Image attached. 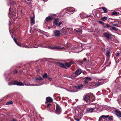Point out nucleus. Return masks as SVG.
Instances as JSON below:
<instances>
[{"label": "nucleus", "instance_id": "18", "mask_svg": "<svg viewBox=\"0 0 121 121\" xmlns=\"http://www.w3.org/2000/svg\"><path fill=\"white\" fill-rule=\"evenodd\" d=\"M120 14L119 12L114 11L112 13L111 15L112 16H114L120 15Z\"/></svg>", "mask_w": 121, "mask_h": 121}, {"label": "nucleus", "instance_id": "21", "mask_svg": "<svg viewBox=\"0 0 121 121\" xmlns=\"http://www.w3.org/2000/svg\"><path fill=\"white\" fill-rule=\"evenodd\" d=\"M84 79L87 81H91L92 79V78L90 77H85L84 78Z\"/></svg>", "mask_w": 121, "mask_h": 121}, {"label": "nucleus", "instance_id": "12", "mask_svg": "<svg viewBox=\"0 0 121 121\" xmlns=\"http://www.w3.org/2000/svg\"><path fill=\"white\" fill-rule=\"evenodd\" d=\"M60 36H62L66 35H67V32L66 30L62 29L60 30Z\"/></svg>", "mask_w": 121, "mask_h": 121}, {"label": "nucleus", "instance_id": "8", "mask_svg": "<svg viewBox=\"0 0 121 121\" xmlns=\"http://www.w3.org/2000/svg\"><path fill=\"white\" fill-rule=\"evenodd\" d=\"M54 36L56 37H61L60 30H56L53 31Z\"/></svg>", "mask_w": 121, "mask_h": 121}, {"label": "nucleus", "instance_id": "40", "mask_svg": "<svg viewBox=\"0 0 121 121\" xmlns=\"http://www.w3.org/2000/svg\"><path fill=\"white\" fill-rule=\"evenodd\" d=\"M8 84L10 86L14 85L13 83V82H9L8 83Z\"/></svg>", "mask_w": 121, "mask_h": 121}, {"label": "nucleus", "instance_id": "35", "mask_svg": "<svg viewBox=\"0 0 121 121\" xmlns=\"http://www.w3.org/2000/svg\"><path fill=\"white\" fill-rule=\"evenodd\" d=\"M111 27V26L108 25V24H106V25L104 26V27L105 28H107L108 27Z\"/></svg>", "mask_w": 121, "mask_h": 121}, {"label": "nucleus", "instance_id": "31", "mask_svg": "<svg viewBox=\"0 0 121 121\" xmlns=\"http://www.w3.org/2000/svg\"><path fill=\"white\" fill-rule=\"evenodd\" d=\"M110 30H114L115 31H117L118 29L114 27H113L111 28L110 29Z\"/></svg>", "mask_w": 121, "mask_h": 121}, {"label": "nucleus", "instance_id": "1", "mask_svg": "<svg viewBox=\"0 0 121 121\" xmlns=\"http://www.w3.org/2000/svg\"><path fill=\"white\" fill-rule=\"evenodd\" d=\"M45 47V46L43 44H38L37 43H36L35 44L34 47L37 48L38 47ZM46 48H50L51 49H57L62 50L63 51H67L69 50H71L72 49V48H69L67 47L66 46H65V48L59 46H57L56 47H46Z\"/></svg>", "mask_w": 121, "mask_h": 121}, {"label": "nucleus", "instance_id": "10", "mask_svg": "<svg viewBox=\"0 0 121 121\" xmlns=\"http://www.w3.org/2000/svg\"><path fill=\"white\" fill-rule=\"evenodd\" d=\"M97 109V108L96 107L93 108H87L86 110V111L87 113L92 112H93L95 109Z\"/></svg>", "mask_w": 121, "mask_h": 121}, {"label": "nucleus", "instance_id": "59", "mask_svg": "<svg viewBox=\"0 0 121 121\" xmlns=\"http://www.w3.org/2000/svg\"><path fill=\"white\" fill-rule=\"evenodd\" d=\"M27 0L28 1H30V0Z\"/></svg>", "mask_w": 121, "mask_h": 121}, {"label": "nucleus", "instance_id": "19", "mask_svg": "<svg viewBox=\"0 0 121 121\" xmlns=\"http://www.w3.org/2000/svg\"><path fill=\"white\" fill-rule=\"evenodd\" d=\"M34 16L32 17L31 18V25H33L34 23Z\"/></svg>", "mask_w": 121, "mask_h": 121}, {"label": "nucleus", "instance_id": "4", "mask_svg": "<svg viewBox=\"0 0 121 121\" xmlns=\"http://www.w3.org/2000/svg\"><path fill=\"white\" fill-rule=\"evenodd\" d=\"M84 86V85L82 84H79L75 86H73V88L74 89H76V90L71 92H78V91L82 89L83 88Z\"/></svg>", "mask_w": 121, "mask_h": 121}, {"label": "nucleus", "instance_id": "25", "mask_svg": "<svg viewBox=\"0 0 121 121\" xmlns=\"http://www.w3.org/2000/svg\"><path fill=\"white\" fill-rule=\"evenodd\" d=\"M105 117L106 118H108L109 120H111L112 119V116H109V115L105 116Z\"/></svg>", "mask_w": 121, "mask_h": 121}, {"label": "nucleus", "instance_id": "13", "mask_svg": "<svg viewBox=\"0 0 121 121\" xmlns=\"http://www.w3.org/2000/svg\"><path fill=\"white\" fill-rule=\"evenodd\" d=\"M14 85L17 86H23L24 84L21 82H19L18 81L15 80L14 81Z\"/></svg>", "mask_w": 121, "mask_h": 121}, {"label": "nucleus", "instance_id": "53", "mask_svg": "<svg viewBox=\"0 0 121 121\" xmlns=\"http://www.w3.org/2000/svg\"><path fill=\"white\" fill-rule=\"evenodd\" d=\"M75 120L77 121H79L80 120V119H75Z\"/></svg>", "mask_w": 121, "mask_h": 121}, {"label": "nucleus", "instance_id": "45", "mask_svg": "<svg viewBox=\"0 0 121 121\" xmlns=\"http://www.w3.org/2000/svg\"><path fill=\"white\" fill-rule=\"evenodd\" d=\"M83 61H85L87 60L86 59V58H84L83 59ZM81 63H82V64L83 63V61H82Z\"/></svg>", "mask_w": 121, "mask_h": 121}, {"label": "nucleus", "instance_id": "27", "mask_svg": "<svg viewBox=\"0 0 121 121\" xmlns=\"http://www.w3.org/2000/svg\"><path fill=\"white\" fill-rule=\"evenodd\" d=\"M104 12V13H106L108 12V10L105 7H103L102 8Z\"/></svg>", "mask_w": 121, "mask_h": 121}, {"label": "nucleus", "instance_id": "54", "mask_svg": "<svg viewBox=\"0 0 121 121\" xmlns=\"http://www.w3.org/2000/svg\"><path fill=\"white\" fill-rule=\"evenodd\" d=\"M119 24L120 25V26H121V21H120L119 22Z\"/></svg>", "mask_w": 121, "mask_h": 121}, {"label": "nucleus", "instance_id": "63", "mask_svg": "<svg viewBox=\"0 0 121 121\" xmlns=\"http://www.w3.org/2000/svg\"><path fill=\"white\" fill-rule=\"evenodd\" d=\"M68 44V43H67L66 44V45Z\"/></svg>", "mask_w": 121, "mask_h": 121}, {"label": "nucleus", "instance_id": "34", "mask_svg": "<svg viewBox=\"0 0 121 121\" xmlns=\"http://www.w3.org/2000/svg\"><path fill=\"white\" fill-rule=\"evenodd\" d=\"M103 117H105V116L102 115L99 118L98 121H100L102 119Z\"/></svg>", "mask_w": 121, "mask_h": 121}, {"label": "nucleus", "instance_id": "14", "mask_svg": "<svg viewBox=\"0 0 121 121\" xmlns=\"http://www.w3.org/2000/svg\"><path fill=\"white\" fill-rule=\"evenodd\" d=\"M115 114L120 118H121V112L118 109H116L115 111Z\"/></svg>", "mask_w": 121, "mask_h": 121}, {"label": "nucleus", "instance_id": "44", "mask_svg": "<svg viewBox=\"0 0 121 121\" xmlns=\"http://www.w3.org/2000/svg\"><path fill=\"white\" fill-rule=\"evenodd\" d=\"M99 22L100 24H102V25H103L104 24V23L101 21H99Z\"/></svg>", "mask_w": 121, "mask_h": 121}, {"label": "nucleus", "instance_id": "3", "mask_svg": "<svg viewBox=\"0 0 121 121\" xmlns=\"http://www.w3.org/2000/svg\"><path fill=\"white\" fill-rule=\"evenodd\" d=\"M65 10L66 11L65 14V15H67V14H73L76 11V9L70 7L68 8L65 9H64L63 11H64Z\"/></svg>", "mask_w": 121, "mask_h": 121}, {"label": "nucleus", "instance_id": "17", "mask_svg": "<svg viewBox=\"0 0 121 121\" xmlns=\"http://www.w3.org/2000/svg\"><path fill=\"white\" fill-rule=\"evenodd\" d=\"M46 101L48 102H52L53 101L52 99L49 97L46 98Z\"/></svg>", "mask_w": 121, "mask_h": 121}, {"label": "nucleus", "instance_id": "42", "mask_svg": "<svg viewBox=\"0 0 121 121\" xmlns=\"http://www.w3.org/2000/svg\"><path fill=\"white\" fill-rule=\"evenodd\" d=\"M118 102L121 105V99H120L118 100Z\"/></svg>", "mask_w": 121, "mask_h": 121}, {"label": "nucleus", "instance_id": "55", "mask_svg": "<svg viewBox=\"0 0 121 121\" xmlns=\"http://www.w3.org/2000/svg\"><path fill=\"white\" fill-rule=\"evenodd\" d=\"M10 21H9V25H10Z\"/></svg>", "mask_w": 121, "mask_h": 121}, {"label": "nucleus", "instance_id": "7", "mask_svg": "<svg viewBox=\"0 0 121 121\" xmlns=\"http://www.w3.org/2000/svg\"><path fill=\"white\" fill-rule=\"evenodd\" d=\"M58 18H56L54 19L53 22L54 24L57 26L58 27L60 26L62 24V22L60 21V22L59 23H58Z\"/></svg>", "mask_w": 121, "mask_h": 121}, {"label": "nucleus", "instance_id": "61", "mask_svg": "<svg viewBox=\"0 0 121 121\" xmlns=\"http://www.w3.org/2000/svg\"><path fill=\"white\" fill-rule=\"evenodd\" d=\"M64 88V89H66L65 88Z\"/></svg>", "mask_w": 121, "mask_h": 121}, {"label": "nucleus", "instance_id": "29", "mask_svg": "<svg viewBox=\"0 0 121 121\" xmlns=\"http://www.w3.org/2000/svg\"><path fill=\"white\" fill-rule=\"evenodd\" d=\"M110 51H107L106 53V56L108 57H109L110 56Z\"/></svg>", "mask_w": 121, "mask_h": 121}, {"label": "nucleus", "instance_id": "2", "mask_svg": "<svg viewBox=\"0 0 121 121\" xmlns=\"http://www.w3.org/2000/svg\"><path fill=\"white\" fill-rule=\"evenodd\" d=\"M10 4L11 5V8L9 9V13L11 14V17L13 20H15V19H16L18 17V16L16 15V13L13 11H11V8L12 6H14L16 5V2L14 1H13L11 2Z\"/></svg>", "mask_w": 121, "mask_h": 121}, {"label": "nucleus", "instance_id": "15", "mask_svg": "<svg viewBox=\"0 0 121 121\" xmlns=\"http://www.w3.org/2000/svg\"><path fill=\"white\" fill-rule=\"evenodd\" d=\"M82 73V71L81 70H80L79 69L77 70L75 72V74H74L73 75H72V76L74 77H74H76V75H79L80 74Z\"/></svg>", "mask_w": 121, "mask_h": 121}, {"label": "nucleus", "instance_id": "11", "mask_svg": "<svg viewBox=\"0 0 121 121\" xmlns=\"http://www.w3.org/2000/svg\"><path fill=\"white\" fill-rule=\"evenodd\" d=\"M53 18V17L52 16H48L44 20V22L46 23L48 22L51 21Z\"/></svg>", "mask_w": 121, "mask_h": 121}, {"label": "nucleus", "instance_id": "43", "mask_svg": "<svg viewBox=\"0 0 121 121\" xmlns=\"http://www.w3.org/2000/svg\"><path fill=\"white\" fill-rule=\"evenodd\" d=\"M112 25L113 26H114L116 27H119L117 23L115 24H112Z\"/></svg>", "mask_w": 121, "mask_h": 121}, {"label": "nucleus", "instance_id": "58", "mask_svg": "<svg viewBox=\"0 0 121 121\" xmlns=\"http://www.w3.org/2000/svg\"><path fill=\"white\" fill-rule=\"evenodd\" d=\"M66 90H67V91H69V90H68V89H66Z\"/></svg>", "mask_w": 121, "mask_h": 121}, {"label": "nucleus", "instance_id": "49", "mask_svg": "<svg viewBox=\"0 0 121 121\" xmlns=\"http://www.w3.org/2000/svg\"><path fill=\"white\" fill-rule=\"evenodd\" d=\"M17 70H16L13 72V73H14L16 74V73H17Z\"/></svg>", "mask_w": 121, "mask_h": 121}, {"label": "nucleus", "instance_id": "23", "mask_svg": "<svg viewBox=\"0 0 121 121\" xmlns=\"http://www.w3.org/2000/svg\"><path fill=\"white\" fill-rule=\"evenodd\" d=\"M12 38H13L15 42V43L18 46H20V47H22V46H21V44L19 43L18 42H17V41L16 40V39H15V38H13L12 36Z\"/></svg>", "mask_w": 121, "mask_h": 121}, {"label": "nucleus", "instance_id": "16", "mask_svg": "<svg viewBox=\"0 0 121 121\" xmlns=\"http://www.w3.org/2000/svg\"><path fill=\"white\" fill-rule=\"evenodd\" d=\"M105 83V81L104 80H103L102 82H98L95 84V86H98L100 85H102L103 84Z\"/></svg>", "mask_w": 121, "mask_h": 121}, {"label": "nucleus", "instance_id": "36", "mask_svg": "<svg viewBox=\"0 0 121 121\" xmlns=\"http://www.w3.org/2000/svg\"><path fill=\"white\" fill-rule=\"evenodd\" d=\"M13 102L12 101H8L6 103V104L7 105H8L9 104H12Z\"/></svg>", "mask_w": 121, "mask_h": 121}, {"label": "nucleus", "instance_id": "5", "mask_svg": "<svg viewBox=\"0 0 121 121\" xmlns=\"http://www.w3.org/2000/svg\"><path fill=\"white\" fill-rule=\"evenodd\" d=\"M91 97L93 99L94 98V96L92 94L90 95H87L83 96V99L84 100L87 102H90V101H91L90 98Z\"/></svg>", "mask_w": 121, "mask_h": 121}, {"label": "nucleus", "instance_id": "64", "mask_svg": "<svg viewBox=\"0 0 121 121\" xmlns=\"http://www.w3.org/2000/svg\"><path fill=\"white\" fill-rule=\"evenodd\" d=\"M71 52H73V51H72Z\"/></svg>", "mask_w": 121, "mask_h": 121}, {"label": "nucleus", "instance_id": "60", "mask_svg": "<svg viewBox=\"0 0 121 121\" xmlns=\"http://www.w3.org/2000/svg\"><path fill=\"white\" fill-rule=\"evenodd\" d=\"M46 1H47L48 0H45Z\"/></svg>", "mask_w": 121, "mask_h": 121}, {"label": "nucleus", "instance_id": "33", "mask_svg": "<svg viewBox=\"0 0 121 121\" xmlns=\"http://www.w3.org/2000/svg\"><path fill=\"white\" fill-rule=\"evenodd\" d=\"M107 18L106 17H103L101 18V19L102 20L104 21L106 20H107Z\"/></svg>", "mask_w": 121, "mask_h": 121}, {"label": "nucleus", "instance_id": "22", "mask_svg": "<svg viewBox=\"0 0 121 121\" xmlns=\"http://www.w3.org/2000/svg\"><path fill=\"white\" fill-rule=\"evenodd\" d=\"M12 38H13L15 42V43L18 46H20V47H22V46H21V44L19 43L18 42H17V41L16 40V39H15V38H13L12 36Z\"/></svg>", "mask_w": 121, "mask_h": 121}, {"label": "nucleus", "instance_id": "52", "mask_svg": "<svg viewBox=\"0 0 121 121\" xmlns=\"http://www.w3.org/2000/svg\"><path fill=\"white\" fill-rule=\"evenodd\" d=\"M11 121H17L15 119H13Z\"/></svg>", "mask_w": 121, "mask_h": 121}, {"label": "nucleus", "instance_id": "62", "mask_svg": "<svg viewBox=\"0 0 121 121\" xmlns=\"http://www.w3.org/2000/svg\"><path fill=\"white\" fill-rule=\"evenodd\" d=\"M8 16H9V14L8 15Z\"/></svg>", "mask_w": 121, "mask_h": 121}, {"label": "nucleus", "instance_id": "6", "mask_svg": "<svg viewBox=\"0 0 121 121\" xmlns=\"http://www.w3.org/2000/svg\"><path fill=\"white\" fill-rule=\"evenodd\" d=\"M103 37L106 38V39L108 41L111 39V35L108 33L106 32L103 34Z\"/></svg>", "mask_w": 121, "mask_h": 121}, {"label": "nucleus", "instance_id": "50", "mask_svg": "<svg viewBox=\"0 0 121 121\" xmlns=\"http://www.w3.org/2000/svg\"><path fill=\"white\" fill-rule=\"evenodd\" d=\"M119 55V53H117L116 54V56H118Z\"/></svg>", "mask_w": 121, "mask_h": 121}, {"label": "nucleus", "instance_id": "48", "mask_svg": "<svg viewBox=\"0 0 121 121\" xmlns=\"http://www.w3.org/2000/svg\"><path fill=\"white\" fill-rule=\"evenodd\" d=\"M77 32H78V33H81V31L79 30H77Z\"/></svg>", "mask_w": 121, "mask_h": 121}, {"label": "nucleus", "instance_id": "37", "mask_svg": "<svg viewBox=\"0 0 121 121\" xmlns=\"http://www.w3.org/2000/svg\"><path fill=\"white\" fill-rule=\"evenodd\" d=\"M36 80H42L43 79L41 77H39L36 78Z\"/></svg>", "mask_w": 121, "mask_h": 121}, {"label": "nucleus", "instance_id": "46", "mask_svg": "<svg viewBox=\"0 0 121 121\" xmlns=\"http://www.w3.org/2000/svg\"><path fill=\"white\" fill-rule=\"evenodd\" d=\"M101 49L104 52H105V49L104 48H101Z\"/></svg>", "mask_w": 121, "mask_h": 121}, {"label": "nucleus", "instance_id": "41", "mask_svg": "<svg viewBox=\"0 0 121 121\" xmlns=\"http://www.w3.org/2000/svg\"><path fill=\"white\" fill-rule=\"evenodd\" d=\"M22 47H25L26 48H29L27 46L26 44H25L23 46H22Z\"/></svg>", "mask_w": 121, "mask_h": 121}, {"label": "nucleus", "instance_id": "47", "mask_svg": "<svg viewBox=\"0 0 121 121\" xmlns=\"http://www.w3.org/2000/svg\"><path fill=\"white\" fill-rule=\"evenodd\" d=\"M48 80L49 81H51L52 79V78H49L48 77Z\"/></svg>", "mask_w": 121, "mask_h": 121}, {"label": "nucleus", "instance_id": "20", "mask_svg": "<svg viewBox=\"0 0 121 121\" xmlns=\"http://www.w3.org/2000/svg\"><path fill=\"white\" fill-rule=\"evenodd\" d=\"M74 113L75 114V116L76 117H78L79 113V110L77 109H76L75 110L74 112Z\"/></svg>", "mask_w": 121, "mask_h": 121}, {"label": "nucleus", "instance_id": "38", "mask_svg": "<svg viewBox=\"0 0 121 121\" xmlns=\"http://www.w3.org/2000/svg\"><path fill=\"white\" fill-rule=\"evenodd\" d=\"M6 80L7 81H9L10 80L11 78L9 76L8 77H7L6 79Z\"/></svg>", "mask_w": 121, "mask_h": 121}, {"label": "nucleus", "instance_id": "9", "mask_svg": "<svg viewBox=\"0 0 121 121\" xmlns=\"http://www.w3.org/2000/svg\"><path fill=\"white\" fill-rule=\"evenodd\" d=\"M61 109L60 107L57 106L55 113L57 114H60L61 113Z\"/></svg>", "mask_w": 121, "mask_h": 121}, {"label": "nucleus", "instance_id": "32", "mask_svg": "<svg viewBox=\"0 0 121 121\" xmlns=\"http://www.w3.org/2000/svg\"><path fill=\"white\" fill-rule=\"evenodd\" d=\"M43 77L44 78H48V76L47 73H45L43 76Z\"/></svg>", "mask_w": 121, "mask_h": 121}, {"label": "nucleus", "instance_id": "51", "mask_svg": "<svg viewBox=\"0 0 121 121\" xmlns=\"http://www.w3.org/2000/svg\"><path fill=\"white\" fill-rule=\"evenodd\" d=\"M51 105V104L49 103V104H47V107H49Z\"/></svg>", "mask_w": 121, "mask_h": 121}, {"label": "nucleus", "instance_id": "24", "mask_svg": "<svg viewBox=\"0 0 121 121\" xmlns=\"http://www.w3.org/2000/svg\"><path fill=\"white\" fill-rule=\"evenodd\" d=\"M72 64V62L69 63L67 62L65 63V65L66 67H69L71 66Z\"/></svg>", "mask_w": 121, "mask_h": 121}, {"label": "nucleus", "instance_id": "39", "mask_svg": "<svg viewBox=\"0 0 121 121\" xmlns=\"http://www.w3.org/2000/svg\"><path fill=\"white\" fill-rule=\"evenodd\" d=\"M84 83L86 86L88 84V81H87L85 80L84 81Z\"/></svg>", "mask_w": 121, "mask_h": 121}, {"label": "nucleus", "instance_id": "30", "mask_svg": "<svg viewBox=\"0 0 121 121\" xmlns=\"http://www.w3.org/2000/svg\"><path fill=\"white\" fill-rule=\"evenodd\" d=\"M43 84L42 83L41 84L39 83L38 84H36V85H34V84H32L30 85V86H40L41 85H43Z\"/></svg>", "mask_w": 121, "mask_h": 121}, {"label": "nucleus", "instance_id": "26", "mask_svg": "<svg viewBox=\"0 0 121 121\" xmlns=\"http://www.w3.org/2000/svg\"><path fill=\"white\" fill-rule=\"evenodd\" d=\"M58 65L60 67H62L63 68H66V67L64 64L62 63H58Z\"/></svg>", "mask_w": 121, "mask_h": 121}, {"label": "nucleus", "instance_id": "28", "mask_svg": "<svg viewBox=\"0 0 121 121\" xmlns=\"http://www.w3.org/2000/svg\"><path fill=\"white\" fill-rule=\"evenodd\" d=\"M80 16L82 19H83L84 18H85L86 17V16L85 15V14L83 13H80Z\"/></svg>", "mask_w": 121, "mask_h": 121}, {"label": "nucleus", "instance_id": "57", "mask_svg": "<svg viewBox=\"0 0 121 121\" xmlns=\"http://www.w3.org/2000/svg\"><path fill=\"white\" fill-rule=\"evenodd\" d=\"M104 118H105V117H102V119L103 118L104 119Z\"/></svg>", "mask_w": 121, "mask_h": 121}, {"label": "nucleus", "instance_id": "56", "mask_svg": "<svg viewBox=\"0 0 121 121\" xmlns=\"http://www.w3.org/2000/svg\"><path fill=\"white\" fill-rule=\"evenodd\" d=\"M80 115H80V116H82V113H80Z\"/></svg>", "mask_w": 121, "mask_h": 121}]
</instances>
